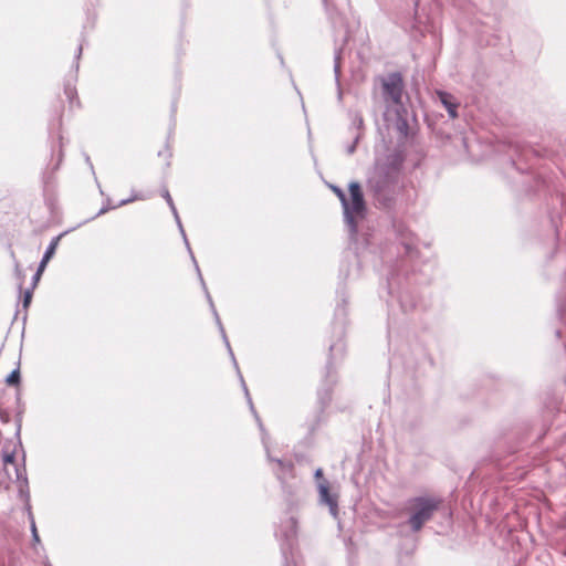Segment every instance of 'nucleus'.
<instances>
[{
    "label": "nucleus",
    "mask_w": 566,
    "mask_h": 566,
    "mask_svg": "<svg viewBox=\"0 0 566 566\" xmlns=\"http://www.w3.org/2000/svg\"><path fill=\"white\" fill-rule=\"evenodd\" d=\"M0 461L3 465L6 474L11 479L12 473L15 480L20 482V494L29 502V491H24V486H28L25 478V469L20 468L15 462V444H6L0 453Z\"/></svg>",
    "instance_id": "4"
},
{
    "label": "nucleus",
    "mask_w": 566,
    "mask_h": 566,
    "mask_svg": "<svg viewBox=\"0 0 566 566\" xmlns=\"http://www.w3.org/2000/svg\"><path fill=\"white\" fill-rule=\"evenodd\" d=\"M133 200H134V199H132V198H130V199L122 200V201L119 202V206H123V205H126V203H128V202H132Z\"/></svg>",
    "instance_id": "23"
},
{
    "label": "nucleus",
    "mask_w": 566,
    "mask_h": 566,
    "mask_svg": "<svg viewBox=\"0 0 566 566\" xmlns=\"http://www.w3.org/2000/svg\"><path fill=\"white\" fill-rule=\"evenodd\" d=\"M206 294H207V298H208V301H209V303H210V306H211V308H212V312H213V315H214V317H216V321H217V323H218V325H219V329H220V332H221V334H222L223 340H224V343H226V345H227V347H228V349H229L230 355H231V356H233V353H232V350H231V348H230V344H229V340H228V338H227V335H226L224 328H223V326H222V324H221V322H220L219 315H218V313H217V311H216V308H214V305H213V303H212L211 296H210V294H209L208 292H206ZM232 359H233V361L235 363L234 357H232Z\"/></svg>",
    "instance_id": "11"
},
{
    "label": "nucleus",
    "mask_w": 566,
    "mask_h": 566,
    "mask_svg": "<svg viewBox=\"0 0 566 566\" xmlns=\"http://www.w3.org/2000/svg\"><path fill=\"white\" fill-rule=\"evenodd\" d=\"M241 381H242V386H243V389H244L245 396H247L248 401H249V403H250L251 410H252V411H254V408H253V405H252L251 398H250V396H249L248 388H247V386H245V384H244V381H243V379H242V378H241Z\"/></svg>",
    "instance_id": "19"
},
{
    "label": "nucleus",
    "mask_w": 566,
    "mask_h": 566,
    "mask_svg": "<svg viewBox=\"0 0 566 566\" xmlns=\"http://www.w3.org/2000/svg\"><path fill=\"white\" fill-rule=\"evenodd\" d=\"M106 211H107V208H102V209L99 210V212H98V216H99V214L105 213Z\"/></svg>",
    "instance_id": "24"
},
{
    "label": "nucleus",
    "mask_w": 566,
    "mask_h": 566,
    "mask_svg": "<svg viewBox=\"0 0 566 566\" xmlns=\"http://www.w3.org/2000/svg\"><path fill=\"white\" fill-rule=\"evenodd\" d=\"M32 298V290H27L23 297V306L28 307Z\"/></svg>",
    "instance_id": "18"
},
{
    "label": "nucleus",
    "mask_w": 566,
    "mask_h": 566,
    "mask_svg": "<svg viewBox=\"0 0 566 566\" xmlns=\"http://www.w3.org/2000/svg\"><path fill=\"white\" fill-rule=\"evenodd\" d=\"M315 476H316L317 479H319V478H322V476H323V471H322V469H317V470H316V472H315Z\"/></svg>",
    "instance_id": "22"
},
{
    "label": "nucleus",
    "mask_w": 566,
    "mask_h": 566,
    "mask_svg": "<svg viewBox=\"0 0 566 566\" xmlns=\"http://www.w3.org/2000/svg\"><path fill=\"white\" fill-rule=\"evenodd\" d=\"M19 379H20V373H19V369H14L12 370L8 377L6 378V382L8 385H15L19 382Z\"/></svg>",
    "instance_id": "13"
},
{
    "label": "nucleus",
    "mask_w": 566,
    "mask_h": 566,
    "mask_svg": "<svg viewBox=\"0 0 566 566\" xmlns=\"http://www.w3.org/2000/svg\"><path fill=\"white\" fill-rule=\"evenodd\" d=\"M363 124H364V120L361 118V116L359 115H355L354 119H353V126L355 127V129L357 130L356 133H359V130L361 129L363 127Z\"/></svg>",
    "instance_id": "17"
},
{
    "label": "nucleus",
    "mask_w": 566,
    "mask_h": 566,
    "mask_svg": "<svg viewBox=\"0 0 566 566\" xmlns=\"http://www.w3.org/2000/svg\"><path fill=\"white\" fill-rule=\"evenodd\" d=\"M398 128L402 132L407 128V123L405 119L398 122Z\"/></svg>",
    "instance_id": "21"
},
{
    "label": "nucleus",
    "mask_w": 566,
    "mask_h": 566,
    "mask_svg": "<svg viewBox=\"0 0 566 566\" xmlns=\"http://www.w3.org/2000/svg\"><path fill=\"white\" fill-rule=\"evenodd\" d=\"M334 70H335V73H336V77H338V73H339L338 55H336V57H335V66H334Z\"/></svg>",
    "instance_id": "20"
},
{
    "label": "nucleus",
    "mask_w": 566,
    "mask_h": 566,
    "mask_svg": "<svg viewBox=\"0 0 566 566\" xmlns=\"http://www.w3.org/2000/svg\"><path fill=\"white\" fill-rule=\"evenodd\" d=\"M400 165L398 163L376 161L374 169L368 177L367 188L376 200L385 203L398 182Z\"/></svg>",
    "instance_id": "1"
},
{
    "label": "nucleus",
    "mask_w": 566,
    "mask_h": 566,
    "mask_svg": "<svg viewBox=\"0 0 566 566\" xmlns=\"http://www.w3.org/2000/svg\"><path fill=\"white\" fill-rule=\"evenodd\" d=\"M441 501L432 496H417L407 502L410 512L408 524L413 532H419L422 526L432 518L439 509Z\"/></svg>",
    "instance_id": "3"
},
{
    "label": "nucleus",
    "mask_w": 566,
    "mask_h": 566,
    "mask_svg": "<svg viewBox=\"0 0 566 566\" xmlns=\"http://www.w3.org/2000/svg\"><path fill=\"white\" fill-rule=\"evenodd\" d=\"M437 95L441 104L448 111L449 116L455 118L458 116L457 109L459 105L455 98L451 94L442 91L437 92Z\"/></svg>",
    "instance_id": "9"
},
{
    "label": "nucleus",
    "mask_w": 566,
    "mask_h": 566,
    "mask_svg": "<svg viewBox=\"0 0 566 566\" xmlns=\"http://www.w3.org/2000/svg\"><path fill=\"white\" fill-rule=\"evenodd\" d=\"M402 91L403 82L399 73H390L382 78V96L387 104H401Z\"/></svg>",
    "instance_id": "5"
},
{
    "label": "nucleus",
    "mask_w": 566,
    "mask_h": 566,
    "mask_svg": "<svg viewBox=\"0 0 566 566\" xmlns=\"http://www.w3.org/2000/svg\"><path fill=\"white\" fill-rule=\"evenodd\" d=\"M342 202L344 209V219L349 228V232L355 234L357 232L356 219H361L366 212L364 196L360 185L357 181L349 184L350 201L347 199L345 192L336 186L331 187Z\"/></svg>",
    "instance_id": "2"
},
{
    "label": "nucleus",
    "mask_w": 566,
    "mask_h": 566,
    "mask_svg": "<svg viewBox=\"0 0 566 566\" xmlns=\"http://www.w3.org/2000/svg\"><path fill=\"white\" fill-rule=\"evenodd\" d=\"M28 510H29V517H30V522H31V532H32L33 541H34V543H40V537H39V534H38V530H36V526H35V522H34L33 515L30 512V505L29 504H28Z\"/></svg>",
    "instance_id": "12"
},
{
    "label": "nucleus",
    "mask_w": 566,
    "mask_h": 566,
    "mask_svg": "<svg viewBox=\"0 0 566 566\" xmlns=\"http://www.w3.org/2000/svg\"><path fill=\"white\" fill-rule=\"evenodd\" d=\"M163 197H164V199L166 200V202L168 203V206H169V208H170V210H171V212H172V214H174V217H175V220H176V222H177V224H178V228H179V230H180V233H181V235H182V238H184L185 244H186L187 249L189 250V252H190V254H191V258H192V260H193V262H195V265H196L197 272H198V274H199V276H200V280H201L202 286H203V289L206 290V284H205V282H203V279H202L201 274H200V270H199V266H198V264H197V262H196V260H195V256H193V254H192V252H191V249H190V245H189L188 239H187V237H186V232H185V230H184V227H182V224H181V221H180V218H179L178 211H177L176 206H175V203H174V200H172V198H171V196H170V193H169V191H168L167 189H164V190H163Z\"/></svg>",
    "instance_id": "6"
},
{
    "label": "nucleus",
    "mask_w": 566,
    "mask_h": 566,
    "mask_svg": "<svg viewBox=\"0 0 566 566\" xmlns=\"http://www.w3.org/2000/svg\"><path fill=\"white\" fill-rule=\"evenodd\" d=\"M318 399H319L321 408H322V411H323L324 408L326 406H328V403L331 401V394L328 391L318 392Z\"/></svg>",
    "instance_id": "14"
},
{
    "label": "nucleus",
    "mask_w": 566,
    "mask_h": 566,
    "mask_svg": "<svg viewBox=\"0 0 566 566\" xmlns=\"http://www.w3.org/2000/svg\"><path fill=\"white\" fill-rule=\"evenodd\" d=\"M271 461H275L277 464V470L275 471V474L279 480H281L283 483L293 474V464L290 462H283L282 460H273L270 458Z\"/></svg>",
    "instance_id": "10"
},
{
    "label": "nucleus",
    "mask_w": 566,
    "mask_h": 566,
    "mask_svg": "<svg viewBox=\"0 0 566 566\" xmlns=\"http://www.w3.org/2000/svg\"><path fill=\"white\" fill-rule=\"evenodd\" d=\"M65 94L69 97L70 103L73 104L74 98L76 97L75 88L73 86H70V85L65 86Z\"/></svg>",
    "instance_id": "16"
},
{
    "label": "nucleus",
    "mask_w": 566,
    "mask_h": 566,
    "mask_svg": "<svg viewBox=\"0 0 566 566\" xmlns=\"http://www.w3.org/2000/svg\"><path fill=\"white\" fill-rule=\"evenodd\" d=\"M361 134L360 133H356L355 136H354V140L350 145L347 146V153L349 155L354 154L355 149H356V145L360 138Z\"/></svg>",
    "instance_id": "15"
},
{
    "label": "nucleus",
    "mask_w": 566,
    "mask_h": 566,
    "mask_svg": "<svg viewBox=\"0 0 566 566\" xmlns=\"http://www.w3.org/2000/svg\"><path fill=\"white\" fill-rule=\"evenodd\" d=\"M60 238H61V235L53 238L52 241L50 242V244L48 245V248L43 254V258L38 266V270H36L35 274L33 275V287L36 285L38 281L40 280L41 274L44 271L48 262L54 255L56 247L60 241Z\"/></svg>",
    "instance_id": "7"
},
{
    "label": "nucleus",
    "mask_w": 566,
    "mask_h": 566,
    "mask_svg": "<svg viewBox=\"0 0 566 566\" xmlns=\"http://www.w3.org/2000/svg\"><path fill=\"white\" fill-rule=\"evenodd\" d=\"M81 53H82V45L78 46L77 59L80 57Z\"/></svg>",
    "instance_id": "25"
},
{
    "label": "nucleus",
    "mask_w": 566,
    "mask_h": 566,
    "mask_svg": "<svg viewBox=\"0 0 566 566\" xmlns=\"http://www.w3.org/2000/svg\"><path fill=\"white\" fill-rule=\"evenodd\" d=\"M318 492H319L321 501H323L325 504H327L329 507L331 514L333 516H336L337 510H338L337 501L334 496L331 495L328 483L326 481H322L318 483Z\"/></svg>",
    "instance_id": "8"
},
{
    "label": "nucleus",
    "mask_w": 566,
    "mask_h": 566,
    "mask_svg": "<svg viewBox=\"0 0 566 566\" xmlns=\"http://www.w3.org/2000/svg\"><path fill=\"white\" fill-rule=\"evenodd\" d=\"M15 271H17V273L20 275V269H19V265H18V264L15 265Z\"/></svg>",
    "instance_id": "26"
},
{
    "label": "nucleus",
    "mask_w": 566,
    "mask_h": 566,
    "mask_svg": "<svg viewBox=\"0 0 566 566\" xmlns=\"http://www.w3.org/2000/svg\"><path fill=\"white\" fill-rule=\"evenodd\" d=\"M323 1H324V3H326L327 0H323Z\"/></svg>",
    "instance_id": "27"
}]
</instances>
